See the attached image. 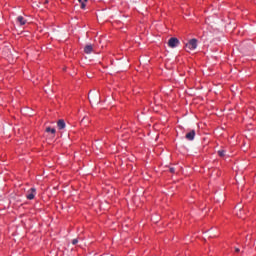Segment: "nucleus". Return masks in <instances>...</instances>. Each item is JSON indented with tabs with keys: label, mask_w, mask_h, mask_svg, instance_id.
I'll list each match as a JSON object with an SVG mask.
<instances>
[{
	"label": "nucleus",
	"mask_w": 256,
	"mask_h": 256,
	"mask_svg": "<svg viewBox=\"0 0 256 256\" xmlns=\"http://www.w3.org/2000/svg\"><path fill=\"white\" fill-rule=\"evenodd\" d=\"M89 0H78V3H80V8L85 11L87 9V3Z\"/></svg>",
	"instance_id": "0eeeda50"
},
{
	"label": "nucleus",
	"mask_w": 256,
	"mask_h": 256,
	"mask_svg": "<svg viewBox=\"0 0 256 256\" xmlns=\"http://www.w3.org/2000/svg\"><path fill=\"white\" fill-rule=\"evenodd\" d=\"M184 138H186L189 141H193V139H195V130L189 131V133H187V135L184 136Z\"/></svg>",
	"instance_id": "423d86ee"
},
{
	"label": "nucleus",
	"mask_w": 256,
	"mask_h": 256,
	"mask_svg": "<svg viewBox=\"0 0 256 256\" xmlns=\"http://www.w3.org/2000/svg\"><path fill=\"white\" fill-rule=\"evenodd\" d=\"M89 103H91V105L100 104V99L99 98H90Z\"/></svg>",
	"instance_id": "1a4fd4ad"
},
{
	"label": "nucleus",
	"mask_w": 256,
	"mask_h": 256,
	"mask_svg": "<svg viewBox=\"0 0 256 256\" xmlns=\"http://www.w3.org/2000/svg\"><path fill=\"white\" fill-rule=\"evenodd\" d=\"M250 240V238L248 236H246V241Z\"/></svg>",
	"instance_id": "2eb2a0df"
},
{
	"label": "nucleus",
	"mask_w": 256,
	"mask_h": 256,
	"mask_svg": "<svg viewBox=\"0 0 256 256\" xmlns=\"http://www.w3.org/2000/svg\"><path fill=\"white\" fill-rule=\"evenodd\" d=\"M84 53H86V55H91L93 53V45L87 44L84 47Z\"/></svg>",
	"instance_id": "39448f33"
},
{
	"label": "nucleus",
	"mask_w": 256,
	"mask_h": 256,
	"mask_svg": "<svg viewBox=\"0 0 256 256\" xmlns=\"http://www.w3.org/2000/svg\"><path fill=\"white\" fill-rule=\"evenodd\" d=\"M78 243L77 239L72 240V245H76Z\"/></svg>",
	"instance_id": "ddd939ff"
},
{
	"label": "nucleus",
	"mask_w": 256,
	"mask_h": 256,
	"mask_svg": "<svg viewBox=\"0 0 256 256\" xmlns=\"http://www.w3.org/2000/svg\"><path fill=\"white\" fill-rule=\"evenodd\" d=\"M36 196V189L35 188H31L28 191V195H25V198L28 200H34V197Z\"/></svg>",
	"instance_id": "7ed1b4c3"
},
{
	"label": "nucleus",
	"mask_w": 256,
	"mask_h": 256,
	"mask_svg": "<svg viewBox=\"0 0 256 256\" xmlns=\"http://www.w3.org/2000/svg\"><path fill=\"white\" fill-rule=\"evenodd\" d=\"M176 172L175 168H170V173L174 174Z\"/></svg>",
	"instance_id": "f8f14e48"
},
{
	"label": "nucleus",
	"mask_w": 256,
	"mask_h": 256,
	"mask_svg": "<svg viewBox=\"0 0 256 256\" xmlns=\"http://www.w3.org/2000/svg\"><path fill=\"white\" fill-rule=\"evenodd\" d=\"M16 23H19V25L23 27V25H27V19L20 15L16 18Z\"/></svg>",
	"instance_id": "20e7f679"
},
{
	"label": "nucleus",
	"mask_w": 256,
	"mask_h": 256,
	"mask_svg": "<svg viewBox=\"0 0 256 256\" xmlns=\"http://www.w3.org/2000/svg\"><path fill=\"white\" fill-rule=\"evenodd\" d=\"M198 43L199 40H197V38H192L185 44V47L190 51H195V49H197Z\"/></svg>",
	"instance_id": "f257e3e1"
},
{
	"label": "nucleus",
	"mask_w": 256,
	"mask_h": 256,
	"mask_svg": "<svg viewBox=\"0 0 256 256\" xmlns=\"http://www.w3.org/2000/svg\"><path fill=\"white\" fill-rule=\"evenodd\" d=\"M167 45L171 49H175L176 47H179V45H181V41L177 37H171L169 38Z\"/></svg>",
	"instance_id": "f03ea898"
},
{
	"label": "nucleus",
	"mask_w": 256,
	"mask_h": 256,
	"mask_svg": "<svg viewBox=\"0 0 256 256\" xmlns=\"http://www.w3.org/2000/svg\"><path fill=\"white\" fill-rule=\"evenodd\" d=\"M235 253H239V248H235Z\"/></svg>",
	"instance_id": "4468645a"
},
{
	"label": "nucleus",
	"mask_w": 256,
	"mask_h": 256,
	"mask_svg": "<svg viewBox=\"0 0 256 256\" xmlns=\"http://www.w3.org/2000/svg\"><path fill=\"white\" fill-rule=\"evenodd\" d=\"M0 201H2V196H0Z\"/></svg>",
	"instance_id": "dca6fc26"
},
{
	"label": "nucleus",
	"mask_w": 256,
	"mask_h": 256,
	"mask_svg": "<svg viewBox=\"0 0 256 256\" xmlns=\"http://www.w3.org/2000/svg\"><path fill=\"white\" fill-rule=\"evenodd\" d=\"M46 132L47 133H51V134H55V129H53V128H51V127H47V129H46Z\"/></svg>",
	"instance_id": "9b49d317"
},
{
	"label": "nucleus",
	"mask_w": 256,
	"mask_h": 256,
	"mask_svg": "<svg viewBox=\"0 0 256 256\" xmlns=\"http://www.w3.org/2000/svg\"><path fill=\"white\" fill-rule=\"evenodd\" d=\"M225 150H218V157L223 158L225 157Z\"/></svg>",
	"instance_id": "9d476101"
},
{
	"label": "nucleus",
	"mask_w": 256,
	"mask_h": 256,
	"mask_svg": "<svg viewBox=\"0 0 256 256\" xmlns=\"http://www.w3.org/2000/svg\"><path fill=\"white\" fill-rule=\"evenodd\" d=\"M57 128L59 130H63L66 128V122L63 121L62 119H60L59 121H57Z\"/></svg>",
	"instance_id": "6e6552de"
}]
</instances>
